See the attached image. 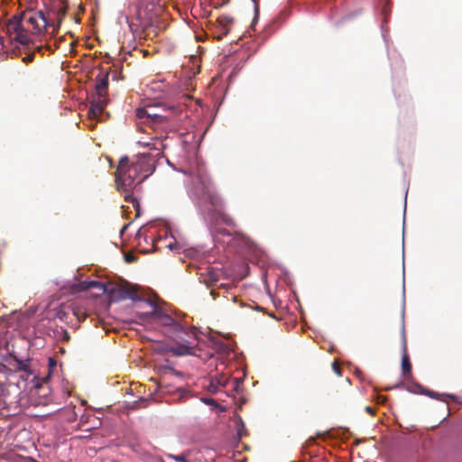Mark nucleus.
Wrapping results in <instances>:
<instances>
[{
	"instance_id": "nucleus-13",
	"label": "nucleus",
	"mask_w": 462,
	"mask_h": 462,
	"mask_svg": "<svg viewBox=\"0 0 462 462\" xmlns=\"http://www.w3.org/2000/svg\"><path fill=\"white\" fill-rule=\"evenodd\" d=\"M153 315L157 318L159 323H161L162 326L169 328H171L172 325H174V322L176 321L171 316L162 313L161 310H154Z\"/></svg>"
},
{
	"instance_id": "nucleus-21",
	"label": "nucleus",
	"mask_w": 462,
	"mask_h": 462,
	"mask_svg": "<svg viewBox=\"0 0 462 462\" xmlns=\"http://www.w3.org/2000/svg\"><path fill=\"white\" fill-rule=\"evenodd\" d=\"M332 367H333L334 372L337 375H341V368H340V365L337 362L333 363Z\"/></svg>"
},
{
	"instance_id": "nucleus-11",
	"label": "nucleus",
	"mask_w": 462,
	"mask_h": 462,
	"mask_svg": "<svg viewBox=\"0 0 462 462\" xmlns=\"http://www.w3.org/2000/svg\"><path fill=\"white\" fill-rule=\"evenodd\" d=\"M168 333L173 338H179L184 340L183 335H189L187 328H185L178 321L174 322V325L171 328H169Z\"/></svg>"
},
{
	"instance_id": "nucleus-5",
	"label": "nucleus",
	"mask_w": 462,
	"mask_h": 462,
	"mask_svg": "<svg viewBox=\"0 0 462 462\" xmlns=\"http://www.w3.org/2000/svg\"><path fill=\"white\" fill-rule=\"evenodd\" d=\"M108 88V73H100L97 77V97L92 101L88 114L91 117L97 118L101 116L106 104V93Z\"/></svg>"
},
{
	"instance_id": "nucleus-6",
	"label": "nucleus",
	"mask_w": 462,
	"mask_h": 462,
	"mask_svg": "<svg viewBox=\"0 0 462 462\" xmlns=\"http://www.w3.org/2000/svg\"><path fill=\"white\" fill-rule=\"evenodd\" d=\"M23 16V23L24 28H30L27 30V33L41 34L47 27L53 26L49 20V17L43 11H29L23 12L20 14Z\"/></svg>"
},
{
	"instance_id": "nucleus-24",
	"label": "nucleus",
	"mask_w": 462,
	"mask_h": 462,
	"mask_svg": "<svg viewBox=\"0 0 462 462\" xmlns=\"http://www.w3.org/2000/svg\"><path fill=\"white\" fill-rule=\"evenodd\" d=\"M387 398L385 396H379L378 397V402L384 403L386 402Z\"/></svg>"
},
{
	"instance_id": "nucleus-15",
	"label": "nucleus",
	"mask_w": 462,
	"mask_h": 462,
	"mask_svg": "<svg viewBox=\"0 0 462 462\" xmlns=\"http://www.w3.org/2000/svg\"><path fill=\"white\" fill-rule=\"evenodd\" d=\"M62 413L69 422H74L78 418V414L75 411V406L64 408L62 410Z\"/></svg>"
},
{
	"instance_id": "nucleus-7",
	"label": "nucleus",
	"mask_w": 462,
	"mask_h": 462,
	"mask_svg": "<svg viewBox=\"0 0 462 462\" xmlns=\"http://www.w3.org/2000/svg\"><path fill=\"white\" fill-rule=\"evenodd\" d=\"M6 33L12 41L20 42L23 45H28L31 42V37L27 33L30 28H24L23 16L14 15L5 24Z\"/></svg>"
},
{
	"instance_id": "nucleus-29",
	"label": "nucleus",
	"mask_w": 462,
	"mask_h": 462,
	"mask_svg": "<svg viewBox=\"0 0 462 462\" xmlns=\"http://www.w3.org/2000/svg\"><path fill=\"white\" fill-rule=\"evenodd\" d=\"M217 280V277H211L212 282H216Z\"/></svg>"
},
{
	"instance_id": "nucleus-30",
	"label": "nucleus",
	"mask_w": 462,
	"mask_h": 462,
	"mask_svg": "<svg viewBox=\"0 0 462 462\" xmlns=\"http://www.w3.org/2000/svg\"><path fill=\"white\" fill-rule=\"evenodd\" d=\"M415 386H416L418 389H420V390H421V389H422V387H421L420 384H416Z\"/></svg>"
},
{
	"instance_id": "nucleus-10",
	"label": "nucleus",
	"mask_w": 462,
	"mask_h": 462,
	"mask_svg": "<svg viewBox=\"0 0 462 462\" xmlns=\"http://www.w3.org/2000/svg\"><path fill=\"white\" fill-rule=\"evenodd\" d=\"M166 352L171 353L176 356H184L192 354V346L189 344L183 343L179 344L175 346L167 347Z\"/></svg>"
},
{
	"instance_id": "nucleus-22",
	"label": "nucleus",
	"mask_w": 462,
	"mask_h": 462,
	"mask_svg": "<svg viewBox=\"0 0 462 462\" xmlns=\"http://www.w3.org/2000/svg\"><path fill=\"white\" fill-rule=\"evenodd\" d=\"M171 457L173 459H175L176 461L188 462V461L186 460L185 456H183V455H178V456H173V455H171Z\"/></svg>"
},
{
	"instance_id": "nucleus-26",
	"label": "nucleus",
	"mask_w": 462,
	"mask_h": 462,
	"mask_svg": "<svg viewBox=\"0 0 462 462\" xmlns=\"http://www.w3.org/2000/svg\"><path fill=\"white\" fill-rule=\"evenodd\" d=\"M257 19H258V17H257V15H256V16L254 18V20H253V23H252V24H251V27H254V23H256Z\"/></svg>"
},
{
	"instance_id": "nucleus-19",
	"label": "nucleus",
	"mask_w": 462,
	"mask_h": 462,
	"mask_svg": "<svg viewBox=\"0 0 462 462\" xmlns=\"http://www.w3.org/2000/svg\"><path fill=\"white\" fill-rule=\"evenodd\" d=\"M422 393L431 397V398H434V399H439V394L438 393H435V392H432V391H429V390H426V391H422L421 392Z\"/></svg>"
},
{
	"instance_id": "nucleus-16",
	"label": "nucleus",
	"mask_w": 462,
	"mask_h": 462,
	"mask_svg": "<svg viewBox=\"0 0 462 462\" xmlns=\"http://www.w3.org/2000/svg\"><path fill=\"white\" fill-rule=\"evenodd\" d=\"M66 12H67L66 6H60V7H59V9L56 10V18H57L58 24L56 27L54 25L52 26L53 32H57V29L60 27L61 21L66 14Z\"/></svg>"
},
{
	"instance_id": "nucleus-25",
	"label": "nucleus",
	"mask_w": 462,
	"mask_h": 462,
	"mask_svg": "<svg viewBox=\"0 0 462 462\" xmlns=\"http://www.w3.org/2000/svg\"><path fill=\"white\" fill-rule=\"evenodd\" d=\"M171 250H173L176 248V245L172 244V243H170L168 245H167Z\"/></svg>"
},
{
	"instance_id": "nucleus-17",
	"label": "nucleus",
	"mask_w": 462,
	"mask_h": 462,
	"mask_svg": "<svg viewBox=\"0 0 462 462\" xmlns=\"http://www.w3.org/2000/svg\"><path fill=\"white\" fill-rule=\"evenodd\" d=\"M14 360L17 364V370L23 371L25 373H31L30 365L28 364V361H23L19 359L16 356H13Z\"/></svg>"
},
{
	"instance_id": "nucleus-9",
	"label": "nucleus",
	"mask_w": 462,
	"mask_h": 462,
	"mask_svg": "<svg viewBox=\"0 0 462 462\" xmlns=\"http://www.w3.org/2000/svg\"><path fill=\"white\" fill-rule=\"evenodd\" d=\"M112 297L116 300H125V299H132L134 300L136 297V291L133 288L128 287H121L117 290H114L111 291Z\"/></svg>"
},
{
	"instance_id": "nucleus-8",
	"label": "nucleus",
	"mask_w": 462,
	"mask_h": 462,
	"mask_svg": "<svg viewBox=\"0 0 462 462\" xmlns=\"http://www.w3.org/2000/svg\"><path fill=\"white\" fill-rule=\"evenodd\" d=\"M217 22L219 29V34L217 36V39L220 41L229 33L230 25L234 23V18L228 15H221L217 18Z\"/></svg>"
},
{
	"instance_id": "nucleus-1",
	"label": "nucleus",
	"mask_w": 462,
	"mask_h": 462,
	"mask_svg": "<svg viewBox=\"0 0 462 462\" xmlns=\"http://www.w3.org/2000/svg\"><path fill=\"white\" fill-rule=\"evenodd\" d=\"M139 144L155 151L156 154L141 153L133 162L126 156L122 157L116 171L117 189L125 193V199L132 203L137 215L140 204L132 191L154 171L155 158L162 156L165 148L162 134L151 138L150 142L139 141Z\"/></svg>"
},
{
	"instance_id": "nucleus-28",
	"label": "nucleus",
	"mask_w": 462,
	"mask_h": 462,
	"mask_svg": "<svg viewBox=\"0 0 462 462\" xmlns=\"http://www.w3.org/2000/svg\"><path fill=\"white\" fill-rule=\"evenodd\" d=\"M126 260H127L128 262H130V261L132 260V257H131V256H129V255H127V256H126Z\"/></svg>"
},
{
	"instance_id": "nucleus-23",
	"label": "nucleus",
	"mask_w": 462,
	"mask_h": 462,
	"mask_svg": "<svg viewBox=\"0 0 462 462\" xmlns=\"http://www.w3.org/2000/svg\"><path fill=\"white\" fill-rule=\"evenodd\" d=\"M365 411H366L367 413H369L370 415H374V412H375L374 409V408H372L371 406H366V407H365Z\"/></svg>"
},
{
	"instance_id": "nucleus-20",
	"label": "nucleus",
	"mask_w": 462,
	"mask_h": 462,
	"mask_svg": "<svg viewBox=\"0 0 462 462\" xmlns=\"http://www.w3.org/2000/svg\"><path fill=\"white\" fill-rule=\"evenodd\" d=\"M33 60H34V53H30L23 58V61L26 64L32 62Z\"/></svg>"
},
{
	"instance_id": "nucleus-4",
	"label": "nucleus",
	"mask_w": 462,
	"mask_h": 462,
	"mask_svg": "<svg viewBox=\"0 0 462 462\" xmlns=\"http://www.w3.org/2000/svg\"><path fill=\"white\" fill-rule=\"evenodd\" d=\"M194 191L198 197L210 203L214 209L222 208L223 202L215 191L211 180L206 176L199 175L194 180Z\"/></svg>"
},
{
	"instance_id": "nucleus-12",
	"label": "nucleus",
	"mask_w": 462,
	"mask_h": 462,
	"mask_svg": "<svg viewBox=\"0 0 462 462\" xmlns=\"http://www.w3.org/2000/svg\"><path fill=\"white\" fill-rule=\"evenodd\" d=\"M402 370L405 379L411 377V364L406 352V344L403 346V355L402 357Z\"/></svg>"
},
{
	"instance_id": "nucleus-3",
	"label": "nucleus",
	"mask_w": 462,
	"mask_h": 462,
	"mask_svg": "<svg viewBox=\"0 0 462 462\" xmlns=\"http://www.w3.org/2000/svg\"><path fill=\"white\" fill-rule=\"evenodd\" d=\"M159 107L152 105L136 109V116L143 120L149 127L157 131L166 126L170 121V110L161 108L162 112L157 111Z\"/></svg>"
},
{
	"instance_id": "nucleus-18",
	"label": "nucleus",
	"mask_w": 462,
	"mask_h": 462,
	"mask_svg": "<svg viewBox=\"0 0 462 462\" xmlns=\"http://www.w3.org/2000/svg\"><path fill=\"white\" fill-rule=\"evenodd\" d=\"M221 217H222L223 222L225 224H226L227 226H236L235 220L230 216L226 215V214H222Z\"/></svg>"
},
{
	"instance_id": "nucleus-14",
	"label": "nucleus",
	"mask_w": 462,
	"mask_h": 462,
	"mask_svg": "<svg viewBox=\"0 0 462 462\" xmlns=\"http://www.w3.org/2000/svg\"><path fill=\"white\" fill-rule=\"evenodd\" d=\"M80 286L83 290L95 288L100 290L102 292L106 291L105 284L98 281H84L80 283Z\"/></svg>"
},
{
	"instance_id": "nucleus-27",
	"label": "nucleus",
	"mask_w": 462,
	"mask_h": 462,
	"mask_svg": "<svg viewBox=\"0 0 462 462\" xmlns=\"http://www.w3.org/2000/svg\"><path fill=\"white\" fill-rule=\"evenodd\" d=\"M210 294L213 296V299H216L217 294L214 290H211Z\"/></svg>"
},
{
	"instance_id": "nucleus-2",
	"label": "nucleus",
	"mask_w": 462,
	"mask_h": 462,
	"mask_svg": "<svg viewBox=\"0 0 462 462\" xmlns=\"http://www.w3.org/2000/svg\"><path fill=\"white\" fill-rule=\"evenodd\" d=\"M155 0H138V18L144 37H153L158 34L157 14L152 13Z\"/></svg>"
}]
</instances>
